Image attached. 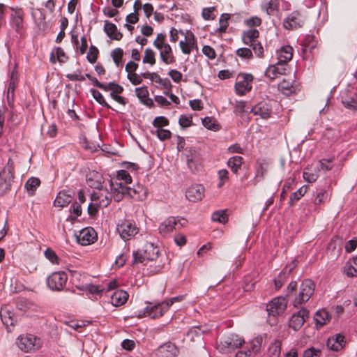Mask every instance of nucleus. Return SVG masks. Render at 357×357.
Instances as JSON below:
<instances>
[{"instance_id": "obj_1", "label": "nucleus", "mask_w": 357, "mask_h": 357, "mask_svg": "<svg viewBox=\"0 0 357 357\" xmlns=\"http://www.w3.org/2000/svg\"><path fill=\"white\" fill-rule=\"evenodd\" d=\"M167 36L164 33L157 34L153 45L159 51L160 59L166 65L172 64L175 62V56L169 44L167 43Z\"/></svg>"}, {"instance_id": "obj_2", "label": "nucleus", "mask_w": 357, "mask_h": 357, "mask_svg": "<svg viewBox=\"0 0 357 357\" xmlns=\"http://www.w3.org/2000/svg\"><path fill=\"white\" fill-rule=\"evenodd\" d=\"M168 310V304L165 301L158 303H149L143 310L134 313L135 316L138 318L149 317L152 319H157L162 317Z\"/></svg>"}, {"instance_id": "obj_3", "label": "nucleus", "mask_w": 357, "mask_h": 357, "mask_svg": "<svg viewBox=\"0 0 357 357\" xmlns=\"http://www.w3.org/2000/svg\"><path fill=\"white\" fill-rule=\"evenodd\" d=\"M14 179V162L9 158L7 165L0 172V195L10 190Z\"/></svg>"}, {"instance_id": "obj_4", "label": "nucleus", "mask_w": 357, "mask_h": 357, "mask_svg": "<svg viewBox=\"0 0 357 357\" xmlns=\"http://www.w3.org/2000/svg\"><path fill=\"white\" fill-rule=\"evenodd\" d=\"M19 348L24 352H30L41 347L40 339L32 334H24L17 337Z\"/></svg>"}, {"instance_id": "obj_5", "label": "nucleus", "mask_w": 357, "mask_h": 357, "mask_svg": "<svg viewBox=\"0 0 357 357\" xmlns=\"http://www.w3.org/2000/svg\"><path fill=\"white\" fill-rule=\"evenodd\" d=\"M315 284L312 280L306 279L301 283L300 286L298 296L294 301V305L297 307L302 303L307 302L314 291Z\"/></svg>"}, {"instance_id": "obj_6", "label": "nucleus", "mask_w": 357, "mask_h": 357, "mask_svg": "<svg viewBox=\"0 0 357 357\" xmlns=\"http://www.w3.org/2000/svg\"><path fill=\"white\" fill-rule=\"evenodd\" d=\"M245 343L243 338L236 334H231L222 338L218 344V348L222 353L233 351Z\"/></svg>"}, {"instance_id": "obj_7", "label": "nucleus", "mask_w": 357, "mask_h": 357, "mask_svg": "<svg viewBox=\"0 0 357 357\" xmlns=\"http://www.w3.org/2000/svg\"><path fill=\"white\" fill-rule=\"evenodd\" d=\"M68 280V275L63 271H58L52 273L47 278V285L52 291H61Z\"/></svg>"}, {"instance_id": "obj_8", "label": "nucleus", "mask_w": 357, "mask_h": 357, "mask_svg": "<svg viewBox=\"0 0 357 357\" xmlns=\"http://www.w3.org/2000/svg\"><path fill=\"white\" fill-rule=\"evenodd\" d=\"M253 76L249 73H240L237 77V82L235 84L234 88L236 94L239 96H244L252 89V83L253 81Z\"/></svg>"}, {"instance_id": "obj_9", "label": "nucleus", "mask_w": 357, "mask_h": 357, "mask_svg": "<svg viewBox=\"0 0 357 357\" xmlns=\"http://www.w3.org/2000/svg\"><path fill=\"white\" fill-rule=\"evenodd\" d=\"M116 231L119 234L121 238L124 241H127L134 237L139 232V229L135 222L130 220H124L117 225Z\"/></svg>"}, {"instance_id": "obj_10", "label": "nucleus", "mask_w": 357, "mask_h": 357, "mask_svg": "<svg viewBox=\"0 0 357 357\" xmlns=\"http://www.w3.org/2000/svg\"><path fill=\"white\" fill-rule=\"evenodd\" d=\"M287 301L282 296L273 298L267 303L266 310L268 316L276 317L284 312L287 308Z\"/></svg>"}, {"instance_id": "obj_11", "label": "nucleus", "mask_w": 357, "mask_h": 357, "mask_svg": "<svg viewBox=\"0 0 357 357\" xmlns=\"http://www.w3.org/2000/svg\"><path fill=\"white\" fill-rule=\"evenodd\" d=\"M308 318V311L302 308L297 312L294 313L289 321V327L295 331L301 328Z\"/></svg>"}, {"instance_id": "obj_12", "label": "nucleus", "mask_w": 357, "mask_h": 357, "mask_svg": "<svg viewBox=\"0 0 357 357\" xmlns=\"http://www.w3.org/2000/svg\"><path fill=\"white\" fill-rule=\"evenodd\" d=\"M181 220H183V219L175 217L168 218L160 225L158 228L160 233L166 236L174 230L179 229L182 226Z\"/></svg>"}, {"instance_id": "obj_13", "label": "nucleus", "mask_w": 357, "mask_h": 357, "mask_svg": "<svg viewBox=\"0 0 357 357\" xmlns=\"http://www.w3.org/2000/svg\"><path fill=\"white\" fill-rule=\"evenodd\" d=\"M179 47L184 54H190L193 49L198 50L197 40L194 33L188 31L185 35V39L180 40Z\"/></svg>"}, {"instance_id": "obj_14", "label": "nucleus", "mask_w": 357, "mask_h": 357, "mask_svg": "<svg viewBox=\"0 0 357 357\" xmlns=\"http://www.w3.org/2000/svg\"><path fill=\"white\" fill-rule=\"evenodd\" d=\"M91 199L93 202H98L99 207L101 208L107 207L112 199L110 191L106 186L105 188L102 187L99 190L93 192Z\"/></svg>"}, {"instance_id": "obj_15", "label": "nucleus", "mask_w": 357, "mask_h": 357, "mask_svg": "<svg viewBox=\"0 0 357 357\" xmlns=\"http://www.w3.org/2000/svg\"><path fill=\"white\" fill-rule=\"evenodd\" d=\"M178 349L172 342H167L160 345L153 354V357H176Z\"/></svg>"}, {"instance_id": "obj_16", "label": "nucleus", "mask_w": 357, "mask_h": 357, "mask_svg": "<svg viewBox=\"0 0 357 357\" xmlns=\"http://www.w3.org/2000/svg\"><path fill=\"white\" fill-rule=\"evenodd\" d=\"M304 24V18L297 11H294L289 14L283 22V26L286 29H296L302 27Z\"/></svg>"}, {"instance_id": "obj_17", "label": "nucleus", "mask_w": 357, "mask_h": 357, "mask_svg": "<svg viewBox=\"0 0 357 357\" xmlns=\"http://www.w3.org/2000/svg\"><path fill=\"white\" fill-rule=\"evenodd\" d=\"M77 242L82 245L93 243L97 238V234L92 227H85L76 236Z\"/></svg>"}, {"instance_id": "obj_18", "label": "nucleus", "mask_w": 357, "mask_h": 357, "mask_svg": "<svg viewBox=\"0 0 357 357\" xmlns=\"http://www.w3.org/2000/svg\"><path fill=\"white\" fill-rule=\"evenodd\" d=\"M112 199L116 202H120L125 195H127V186L121 182L111 180L109 183Z\"/></svg>"}, {"instance_id": "obj_19", "label": "nucleus", "mask_w": 357, "mask_h": 357, "mask_svg": "<svg viewBox=\"0 0 357 357\" xmlns=\"http://www.w3.org/2000/svg\"><path fill=\"white\" fill-rule=\"evenodd\" d=\"M344 106L348 109L357 110V93L354 90H345L341 93Z\"/></svg>"}, {"instance_id": "obj_20", "label": "nucleus", "mask_w": 357, "mask_h": 357, "mask_svg": "<svg viewBox=\"0 0 357 357\" xmlns=\"http://www.w3.org/2000/svg\"><path fill=\"white\" fill-rule=\"evenodd\" d=\"M287 71V65L277 62L275 64L269 66L266 71L265 75L271 80H273L280 75H285Z\"/></svg>"}, {"instance_id": "obj_21", "label": "nucleus", "mask_w": 357, "mask_h": 357, "mask_svg": "<svg viewBox=\"0 0 357 357\" xmlns=\"http://www.w3.org/2000/svg\"><path fill=\"white\" fill-rule=\"evenodd\" d=\"M204 196V188L200 184H194L190 186L185 192V197L190 202H197Z\"/></svg>"}, {"instance_id": "obj_22", "label": "nucleus", "mask_w": 357, "mask_h": 357, "mask_svg": "<svg viewBox=\"0 0 357 357\" xmlns=\"http://www.w3.org/2000/svg\"><path fill=\"white\" fill-rule=\"evenodd\" d=\"M74 194L68 190L60 191L54 202V206L65 207L72 201Z\"/></svg>"}, {"instance_id": "obj_23", "label": "nucleus", "mask_w": 357, "mask_h": 357, "mask_svg": "<svg viewBox=\"0 0 357 357\" xmlns=\"http://www.w3.org/2000/svg\"><path fill=\"white\" fill-rule=\"evenodd\" d=\"M250 112L253 113L254 115H257L261 119H267L270 117L271 108L268 103L261 102L251 108Z\"/></svg>"}, {"instance_id": "obj_24", "label": "nucleus", "mask_w": 357, "mask_h": 357, "mask_svg": "<svg viewBox=\"0 0 357 357\" xmlns=\"http://www.w3.org/2000/svg\"><path fill=\"white\" fill-rule=\"evenodd\" d=\"M10 9L14 11L11 15L10 24L17 32H20L23 29V11L21 8H11Z\"/></svg>"}, {"instance_id": "obj_25", "label": "nucleus", "mask_w": 357, "mask_h": 357, "mask_svg": "<svg viewBox=\"0 0 357 357\" xmlns=\"http://www.w3.org/2000/svg\"><path fill=\"white\" fill-rule=\"evenodd\" d=\"M127 195L136 201H141L146 197L147 190L142 185H137L131 188L127 187Z\"/></svg>"}, {"instance_id": "obj_26", "label": "nucleus", "mask_w": 357, "mask_h": 357, "mask_svg": "<svg viewBox=\"0 0 357 357\" xmlns=\"http://www.w3.org/2000/svg\"><path fill=\"white\" fill-rule=\"evenodd\" d=\"M128 296L126 291L118 289L111 295V303L116 307L121 306L126 303Z\"/></svg>"}, {"instance_id": "obj_27", "label": "nucleus", "mask_w": 357, "mask_h": 357, "mask_svg": "<svg viewBox=\"0 0 357 357\" xmlns=\"http://www.w3.org/2000/svg\"><path fill=\"white\" fill-rule=\"evenodd\" d=\"M278 61L282 63H287L292 59L293 48L289 45L282 46L277 51Z\"/></svg>"}, {"instance_id": "obj_28", "label": "nucleus", "mask_w": 357, "mask_h": 357, "mask_svg": "<svg viewBox=\"0 0 357 357\" xmlns=\"http://www.w3.org/2000/svg\"><path fill=\"white\" fill-rule=\"evenodd\" d=\"M104 31L112 40H120L123 37V34L118 31L116 26L108 21L105 22Z\"/></svg>"}, {"instance_id": "obj_29", "label": "nucleus", "mask_w": 357, "mask_h": 357, "mask_svg": "<svg viewBox=\"0 0 357 357\" xmlns=\"http://www.w3.org/2000/svg\"><path fill=\"white\" fill-rule=\"evenodd\" d=\"M144 252L147 263H149L150 260L156 259L159 256L161 255L160 254L158 248L154 246V245L151 243H147L145 244Z\"/></svg>"}, {"instance_id": "obj_30", "label": "nucleus", "mask_w": 357, "mask_h": 357, "mask_svg": "<svg viewBox=\"0 0 357 357\" xmlns=\"http://www.w3.org/2000/svg\"><path fill=\"white\" fill-rule=\"evenodd\" d=\"M164 259L165 256L160 255L156 259L150 260L148 265H145L148 267L149 273L151 274L158 273L163 268Z\"/></svg>"}, {"instance_id": "obj_31", "label": "nucleus", "mask_w": 357, "mask_h": 357, "mask_svg": "<svg viewBox=\"0 0 357 357\" xmlns=\"http://www.w3.org/2000/svg\"><path fill=\"white\" fill-rule=\"evenodd\" d=\"M135 93L139 100L146 105H152L153 100L149 98V91L146 86H141L135 89Z\"/></svg>"}, {"instance_id": "obj_32", "label": "nucleus", "mask_w": 357, "mask_h": 357, "mask_svg": "<svg viewBox=\"0 0 357 357\" xmlns=\"http://www.w3.org/2000/svg\"><path fill=\"white\" fill-rule=\"evenodd\" d=\"M314 319L317 326L321 327L330 321L331 316L326 310H320L315 313Z\"/></svg>"}, {"instance_id": "obj_33", "label": "nucleus", "mask_w": 357, "mask_h": 357, "mask_svg": "<svg viewBox=\"0 0 357 357\" xmlns=\"http://www.w3.org/2000/svg\"><path fill=\"white\" fill-rule=\"evenodd\" d=\"M259 33L257 29H249L244 31L243 33L242 39L245 45H252L254 42L258 41Z\"/></svg>"}, {"instance_id": "obj_34", "label": "nucleus", "mask_w": 357, "mask_h": 357, "mask_svg": "<svg viewBox=\"0 0 357 357\" xmlns=\"http://www.w3.org/2000/svg\"><path fill=\"white\" fill-rule=\"evenodd\" d=\"M243 163V159L241 156H234L230 158L227 164V166L231 169L232 172L235 174H238V171L241 169Z\"/></svg>"}, {"instance_id": "obj_35", "label": "nucleus", "mask_w": 357, "mask_h": 357, "mask_svg": "<svg viewBox=\"0 0 357 357\" xmlns=\"http://www.w3.org/2000/svg\"><path fill=\"white\" fill-rule=\"evenodd\" d=\"M68 56L66 55L63 50L61 47H56L51 53L50 62L55 63L56 60L61 63L66 61Z\"/></svg>"}, {"instance_id": "obj_36", "label": "nucleus", "mask_w": 357, "mask_h": 357, "mask_svg": "<svg viewBox=\"0 0 357 357\" xmlns=\"http://www.w3.org/2000/svg\"><path fill=\"white\" fill-rule=\"evenodd\" d=\"M344 271L347 275L354 277L357 275V256L350 259L345 264Z\"/></svg>"}, {"instance_id": "obj_37", "label": "nucleus", "mask_w": 357, "mask_h": 357, "mask_svg": "<svg viewBox=\"0 0 357 357\" xmlns=\"http://www.w3.org/2000/svg\"><path fill=\"white\" fill-rule=\"evenodd\" d=\"M183 156L190 169L192 168V165L196 163L199 158L196 150L192 149L191 148L189 150L187 149L185 150Z\"/></svg>"}, {"instance_id": "obj_38", "label": "nucleus", "mask_w": 357, "mask_h": 357, "mask_svg": "<svg viewBox=\"0 0 357 357\" xmlns=\"http://www.w3.org/2000/svg\"><path fill=\"white\" fill-rule=\"evenodd\" d=\"M303 179L308 183L314 182L318 178L317 168L307 167L303 174Z\"/></svg>"}, {"instance_id": "obj_39", "label": "nucleus", "mask_w": 357, "mask_h": 357, "mask_svg": "<svg viewBox=\"0 0 357 357\" xmlns=\"http://www.w3.org/2000/svg\"><path fill=\"white\" fill-rule=\"evenodd\" d=\"M291 268L287 270L283 269L280 274L274 279L275 288L279 289L282 287L284 282L287 280Z\"/></svg>"}, {"instance_id": "obj_40", "label": "nucleus", "mask_w": 357, "mask_h": 357, "mask_svg": "<svg viewBox=\"0 0 357 357\" xmlns=\"http://www.w3.org/2000/svg\"><path fill=\"white\" fill-rule=\"evenodd\" d=\"M278 89L283 94L287 96H289L294 91L292 83L290 81L286 79H282L278 84Z\"/></svg>"}, {"instance_id": "obj_41", "label": "nucleus", "mask_w": 357, "mask_h": 357, "mask_svg": "<svg viewBox=\"0 0 357 357\" xmlns=\"http://www.w3.org/2000/svg\"><path fill=\"white\" fill-rule=\"evenodd\" d=\"M132 264H143L144 266L148 265V263L146 262V259L144 255V250H137L136 251H134L132 253Z\"/></svg>"}, {"instance_id": "obj_42", "label": "nucleus", "mask_w": 357, "mask_h": 357, "mask_svg": "<svg viewBox=\"0 0 357 357\" xmlns=\"http://www.w3.org/2000/svg\"><path fill=\"white\" fill-rule=\"evenodd\" d=\"M40 184V181L39 178L31 177L25 183V188L27 190L29 194L33 195V192L36 190Z\"/></svg>"}, {"instance_id": "obj_43", "label": "nucleus", "mask_w": 357, "mask_h": 357, "mask_svg": "<svg viewBox=\"0 0 357 357\" xmlns=\"http://www.w3.org/2000/svg\"><path fill=\"white\" fill-rule=\"evenodd\" d=\"M123 56V50L121 48H115L111 52V56L117 67H122V58Z\"/></svg>"}, {"instance_id": "obj_44", "label": "nucleus", "mask_w": 357, "mask_h": 357, "mask_svg": "<svg viewBox=\"0 0 357 357\" xmlns=\"http://www.w3.org/2000/svg\"><path fill=\"white\" fill-rule=\"evenodd\" d=\"M142 61L144 63H148L151 66L155 65L156 62L155 52L151 48H146L144 51V55Z\"/></svg>"}, {"instance_id": "obj_45", "label": "nucleus", "mask_w": 357, "mask_h": 357, "mask_svg": "<svg viewBox=\"0 0 357 357\" xmlns=\"http://www.w3.org/2000/svg\"><path fill=\"white\" fill-rule=\"evenodd\" d=\"M202 124L203 126L211 130H218L220 129V126L218 124L216 120L212 117L206 116L202 119Z\"/></svg>"}, {"instance_id": "obj_46", "label": "nucleus", "mask_w": 357, "mask_h": 357, "mask_svg": "<svg viewBox=\"0 0 357 357\" xmlns=\"http://www.w3.org/2000/svg\"><path fill=\"white\" fill-rule=\"evenodd\" d=\"M211 219L213 221L220 223L227 222L228 220L227 210H220L215 211L211 215Z\"/></svg>"}, {"instance_id": "obj_47", "label": "nucleus", "mask_w": 357, "mask_h": 357, "mask_svg": "<svg viewBox=\"0 0 357 357\" xmlns=\"http://www.w3.org/2000/svg\"><path fill=\"white\" fill-rule=\"evenodd\" d=\"M307 192V187L303 185L297 191L292 193L289 199V204L293 206L297 201H298Z\"/></svg>"}, {"instance_id": "obj_48", "label": "nucleus", "mask_w": 357, "mask_h": 357, "mask_svg": "<svg viewBox=\"0 0 357 357\" xmlns=\"http://www.w3.org/2000/svg\"><path fill=\"white\" fill-rule=\"evenodd\" d=\"M95 177V181L91 178L88 179L89 185L97 190H99L100 188H102L103 187L102 185V180L103 178L101 174L98 173H96L93 174Z\"/></svg>"}, {"instance_id": "obj_49", "label": "nucleus", "mask_w": 357, "mask_h": 357, "mask_svg": "<svg viewBox=\"0 0 357 357\" xmlns=\"http://www.w3.org/2000/svg\"><path fill=\"white\" fill-rule=\"evenodd\" d=\"M88 294L91 295V297L89 296L90 298L97 299V296H100L102 292L103 289L100 287V286L94 285V284H89L86 286L84 289Z\"/></svg>"}, {"instance_id": "obj_50", "label": "nucleus", "mask_w": 357, "mask_h": 357, "mask_svg": "<svg viewBox=\"0 0 357 357\" xmlns=\"http://www.w3.org/2000/svg\"><path fill=\"white\" fill-rule=\"evenodd\" d=\"M91 93L93 98L102 106L110 108V105L106 102L102 93L96 89H91Z\"/></svg>"}, {"instance_id": "obj_51", "label": "nucleus", "mask_w": 357, "mask_h": 357, "mask_svg": "<svg viewBox=\"0 0 357 357\" xmlns=\"http://www.w3.org/2000/svg\"><path fill=\"white\" fill-rule=\"evenodd\" d=\"M1 318L3 323L6 325L8 330L9 331V326H14L15 319L13 317V315L9 312H1Z\"/></svg>"}, {"instance_id": "obj_52", "label": "nucleus", "mask_w": 357, "mask_h": 357, "mask_svg": "<svg viewBox=\"0 0 357 357\" xmlns=\"http://www.w3.org/2000/svg\"><path fill=\"white\" fill-rule=\"evenodd\" d=\"M271 357H280L281 353V342L276 340L271 344L268 349Z\"/></svg>"}, {"instance_id": "obj_53", "label": "nucleus", "mask_w": 357, "mask_h": 357, "mask_svg": "<svg viewBox=\"0 0 357 357\" xmlns=\"http://www.w3.org/2000/svg\"><path fill=\"white\" fill-rule=\"evenodd\" d=\"M152 134L155 135L160 140L164 141L171 137L172 133L169 130L158 128L151 131Z\"/></svg>"}, {"instance_id": "obj_54", "label": "nucleus", "mask_w": 357, "mask_h": 357, "mask_svg": "<svg viewBox=\"0 0 357 357\" xmlns=\"http://www.w3.org/2000/svg\"><path fill=\"white\" fill-rule=\"evenodd\" d=\"M230 18V16L229 14H227V13H224V14H222L220 17V20H219V28H218V31L220 32V33H225L228 27V25H229V23H228V21Z\"/></svg>"}, {"instance_id": "obj_55", "label": "nucleus", "mask_w": 357, "mask_h": 357, "mask_svg": "<svg viewBox=\"0 0 357 357\" xmlns=\"http://www.w3.org/2000/svg\"><path fill=\"white\" fill-rule=\"evenodd\" d=\"M263 339L261 337L258 336L255 337L251 342H250V349L248 351H250L253 353H257L259 351L261 344H262Z\"/></svg>"}, {"instance_id": "obj_56", "label": "nucleus", "mask_w": 357, "mask_h": 357, "mask_svg": "<svg viewBox=\"0 0 357 357\" xmlns=\"http://www.w3.org/2000/svg\"><path fill=\"white\" fill-rule=\"evenodd\" d=\"M202 333H203V331L201 330V328L198 326H195V327L190 328L188 331L186 336L191 341H194L195 337L201 338Z\"/></svg>"}, {"instance_id": "obj_57", "label": "nucleus", "mask_w": 357, "mask_h": 357, "mask_svg": "<svg viewBox=\"0 0 357 357\" xmlns=\"http://www.w3.org/2000/svg\"><path fill=\"white\" fill-rule=\"evenodd\" d=\"M98 54V50L96 47L91 45L89 48V51L87 53L86 59L91 63H94L97 61Z\"/></svg>"}, {"instance_id": "obj_58", "label": "nucleus", "mask_w": 357, "mask_h": 357, "mask_svg": "<svg viewBox=\"0 0 357 357\" xmlns=\"http://www.w3.org/2000/svg\"><path fill=\"white\" fill-rule=\"evenodd\" d=\"M114 181L121 182L123 181L125 183H130L132 182V178L130 174L126 170H120L117 174V177Z\"/></svg>"}, {"instance_id": "obj_59", "label": "nucleus", "mask_w": 357, "mask_h": 357, "mask_svg": "<svg viewBox=\"0 0 357 357\" xmlns=\"http://www.w3.org/2000/svg\"><path fill=\"white\" fill-rule=\"evenodd\" d=\"M218 175L220 180L219 183H218V187L221 188L228 181L229 172L227 169H220L218 171Z\"/></svg>"}, {"instance_id": "obj_60", "label": "nucleus", "mask_w": 357, "mask_h": 357, "mask_svg": "<svg viewBox=\"0 0 357 357\" xmlns=\"http://www.w3.org/2000/svg\"><path fill=\"white\" fill-rule=\"evenodd\" d=\"M169 124V120L164 116L155 117L153 120V125L155 129L163 128L164 126H167Z\"/></svg>"}, {"instance_id": "obj_61", "label": "nucleus", "mask_w": 357, "mask_h": 357, "mask_svg": "<svg viewBox=\"0 0 357 357\" xmlns=\"http://www.w3.org/2000/svg\"><path fill=\"white\" fill-rule=\"evenodd\" d=\"M252 47L256 56L259 58L264 57V47L259 42H254L252 45H249Z\"/></svg>"}, {"instance_id": "obj_62", "label": "nucleus", "mask_w": 357, "mask_h": 357, "mask_svg": "<svg viewBox=\"0 0 357 357\" xmlns=\"http://www.w3.org/2000/svg\"><path fill=\"white\" fill-rule=\"evenodd\" d=\"M266 169L264 167L262 164H260L259 167H257L256 172H255V184L259 181H261L263 180L264 175L266 174Z\"/></svg>"}, {"instance_id": "obj_63", "label": "nucleus", "mask_w": 357, "mask_h": 357, "mask_svg": "<svg viewBox=\"0 0 357 357\" xmlns=\"http://www.w3.org/2000/svg\"><path fill=\"white\" fill-rule=\"evenodd\" d=\"M236 54L239 57H241L243 59H250L252 58V51L249 48H247V47L238 48L236 50Z\"/></svg>"}, {"instance_id": "obj_64", "label": "nucleus", "mask_w": 357, "mask_h": 357, "mask_svg": "<svg viewBox=\"0 0 357 357\" xmlns=\"http://www.w3.org/2000/svg\"><path fill=\"white\" fill-rule=\"evenodd\" d=\"M321 351L314 347H310L304 351L303 357H320Z\"/></svg>"}]
</instances>
